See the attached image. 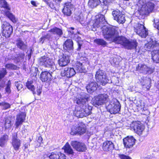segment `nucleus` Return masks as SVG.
Wrapping results in <instances>:
<instances>
[{"mask_svg":"<svg viewBox=\"0 0 159 159\" xmlns=\"http://www.w3.org/2000/svg\"><path fill=\"white\" fill-rule=\"evenodd\" d=\"M102 32L104 38L108 41L118 44L122 36H119L118 31L113 27L103 26Z\"/></svg>","mask_w":159,"mask_h":159,"instance_id":"nucleus-1","label":"nucleus"},{"mask_svg":"<svg viewBox=\"0 0 159 159\" xmlns=\"http://www.w3.org/2000/svg\"><path fill=\"white\" fill-rule=\"evenodd\" d=\"M88 100H74V102H76L80 107L79 110H75L74 112V115L78 117L82 118L87 116L91 113V111L88 108L86 107Z\"/></svg>","mask_w":159,"mask_h":159,"instance_id":"nucleus-2","label":"nucleus"},{"mask_svg":"<svg viewBox=\"0 0 159 159\" xmlns=\"http://www.w3.org/2000/svg\"><path fill=\"white\" fill-rule=\"evenodd\" d=\"M118 44H121L125 48L128 49H135L136 53L137 52V53L139 54L141 53L140 52L139 49L138 50L136 48L138 43L136 40H129L125 37L122 36Z\"/></svg>","mask_w":159,"mask_h":159,"instance_id":"nucleus-3","label":"nucleus"},{"mask_svg":"<svg viewBox=\"0 0 159 159\" xmlns=\"http://www.w3.org/2000/svg\"><path fill=\"white\" fill-rule=\"evenodd\" d=\"M107 108L111 114L119 113L121 108V106L118 100H111L106 103Z\"/></svg>","mask_w":159,"mask_h":159,"instance_id":"nucleus-4","label":"nucleus"},{"mask_svg":"<svg viewBox=\"0 0 159 159\" xmlns=\"http://www.w3.org/2000/svg\"><path fill=\"white\" fill-rule=\"evenodd\" d=\"M95 76L97 82L102 85H105L109 82L108 77L103 70L98 69L96 72Z\"/></svg>","mask_w":159,"mask_h":159,"instance_id":"nucleus-5","label":"nucleus"},{"mask_svg":"<svg viewBox=\"0 0 159 159\" xmlns=\"http://www.w3.org/2000/svg\"><path fill=\"white\" fill-rule=\"evenodd\" d=\"M39 62L40 65L50 68L52 71H54L56 69V66L53 60L48 57L45 56L42 57L39 59Z\"/></svg>","mask_w":159,"mask_h":159,"instance_id":"nucleus-6","label":"nucleus"},{"mask_svg":"<svg viewBox=\"0 0 159 159\" xmlns=\"http://www.w3.org/2000/svg\"><path fill=\"white\" fill-rule=\"evenodd\" d=\"M88 59L86 57H82L77 61L74 65V66L77 71L80 72H85L86 70L84 65L88 63Z\"/></svg>","mask_w":159,"mask_h":159,"instance_id":"nucleus-7","label":"nucleus"},{"mask_svg":"<svg viewBox=\"0 0 159 159\" xmlns=\"http://www.w3.org/2000/svg\"><path fill=\"white\" fill-rule=\"evenodd\" d=\"M42 159H66L65 155L60 152H46L43 155Z\"/></svg>","mask_w":159,"mask_h":159,"instance_id":"nucleus-8","label":"nucleus"},{"mask_svg":"<svg viewBox=\"0 0 159 159\" xmlns=\"http://www.w3.org/2000/svg\"><path fill=\"white\" fill-rule=\"evenodd\" d=\"M106 22L104 16L102 15H100L96 17V19L94 21H92V22L91 21L90 22L89 27L90 26L92 28L101 27Z\"/></svg>","mask_w":159,"mask_h":159,"instance_id":"nucleus-9","label":"nucleus"},{"mask_svg":"<svg viewBox=\"0 0 159 159\" xmlns=\"http://www.w3.org/2000/svg\"><path fill=\"white\" fill-rule=\"evenodd\" d=\"M2 35L6 38L10 37L13 32L12 26L7 22L4 21L2 25Z\"/></svg>","mask_w":159,"mask_h":159,"instance_id":"nucleus-10","label":"nucleus"},{"mask_svg":"<svg viewBox=\"0 0 159 159\" xmlns=\"http://www.w3.org/2000/svg\"><path fill=\"white\" fill-rule=\"evenodd\" d=\"M86 131L85 125L82 123H79L77 126H73L72 128L70 134L72 135L77 134L81 135L84 134Z\"/></svg>","mask_w":159,"mask_h":159,"instance_id":"nucleus-11","label":"nucleus"},{"mask_svg":"<svg viewBox=\"0 0 159 159\" xmlns=\"http://www.w3.org/2000/svg\"><path fill=\"white\" fill-rule=\"evenodd\" d=\"M134 28L137 34L142 38H145L148 35V31L143 25L138 24L134 26Z\"/></svg>","mask_w":159,"mask_h":159,"instance_id":"nucleus-12","label":"nucleus"},{"mask_svg":"<svg viewBox=\"0 0 159 159\" xmlns=\"http://www.w3.org/2000/svg\"><path fill=\"white\" fill-rule=\"evenodd\" d=\"M144 48L146 50H152L151 54L152 56V52L157 50H159V44L155 40L151 39L146 44Z\"/></svg>","mask_w":159,"mask_h":159,"instance_id":"nucleus-13","label":"nucleus"},{"mask_svg":"<svg viewBox=\"0 0 159 159\" xmlns=\"http://www.w3.org/2000/svg\"><path fill=\"white\" fill-rule=\"evenodd\" d=\"M130 127L139 135L142 134L144 129V126L139 122L133 121L130 124Z\"/></svg>","mask_w":159,"mask_h":159,"instance_id":"nucleus-14","label":"nucleus"},{"mask_svg":"<svg viewBox=\"0 0 159 159\" xmlns=\"http://www.w3.org/2000/svg\"><path fill=\"white\" fill-rule=\"evenodd\" d=\"M137 70L144 74H151L154 71V69L148 67L146 65L139 64L136 67Z\"/></svg>","mask_w":159,"mask_h":159,"instance_id":"nucleus-15","label":"nucleus"},{"mask_svg":"<svg viewBox=\"0 0 159 159\" xmlns=\"http://www.w3.org/2000/svg\"><path fill=\"white\" fill-rule=\"evenodd\" d=\"M70 144L74 149L79 152H84L87 149L86 145L84 143L76 141H71Z\"/></svg>","mask_w":159,"mask_h":159,"instance_id":"nucleus-16","label":"nucleus"},{"mask_svg":"<svg viewBox=\"0 0 159 159\" xmlns=\"http://www.w3.org/2000/svg\"><path fill=\"white\" fill-rule=\"evenodd\" d=\"M73 8L74 6L71 2H66L64 4L62 12L65 15L70 16L72 13V12Z\"/></svg>","mask_w":159,"mask_h":159,"instance_id":"nucleus-17","label":"nucleus"},{"mask_svg":"<svg viewBox=\"0 0 159 159\" xmlns=\"http://www.w3.org/2000/svg\"><path fill=\"white\" fill-rule=\"evenodd\" d=\"M12 144L14 149L17 151L20 146V140L17 138V133H14L12 135Z\"/></svg>","mask_w":159,"mask_h":159,"instance_id":"nucleus-18","label":"nucleus"},{"mask_svg":"<svg viewBox=\"0 0 159 159\" xmlns=\"http://www.w3.org/2000/svg\"><path fill=\"white\" fill-rule=\"evenodd\" d=\"M26 114L25 112H21L16 115L15 125L16 128L22 124L25 119Z\"/></svg>","mask_w":159,"mask_h":159,"instance_id":"nucleus-19","label":"nucleus"},{"mask_svg":"<svg viewBox=\"0 0 159 159\" xmlns=\"http://www.w3.org/2000/svg\"><path fill=\"white\" fill-rule=\"evenodd\" d=\"M70 61V56L66 54H63L58 60V63L61 66H65L69 63Z\"/></svg>","mask_w":159,"mask_h":159,"instance_id":"nucleus-20","label":"nucleus"},{"mask_svg":"<svg viewBox=\"0 0 159 159\" xmlns=\"http://www.w3.org/2000/svg\"><path fill=\"white\" fill-rule=\"evenodd\" d=\"M75 74V71L73 68L66 67L61 70V75L62 76H66L70 78L74 75Z\"/></svg>","mask_w":159,"mask_h":159,"instance_id":"nucleus-21","label":"nucleus"},{"mask_svg":"<svg viewBox=\"0 0 159 159\" xmlns=\"http://www.w3.org/2000/svg\"><path fill=\"white\" fill-rule=\"evenodd\" d=\"M63 48L65 52H71L73 51V42L71 39L66 40L63 45Z\"/></svg>","mask_w":159,"mask_h":159,"instance_id":"nucleus-22","label":"nucleus"},{"mask_svg":"<svg viewBox=\"0 0 159 159\" xmlns=\"http://www.w3.org/2000/svg\"><path fill=\"white\" fill-rule=\"evenodd\" d=\"M135 139L133 136H128L123 139L124 146L126 148L132 147L135 144Z\"/></svg>","mask_w":159,"mask_h":159,"instance_id":"nucleus-23","label":"nucleus"},{"mask_svg":"<svg viewBox=\"0 0 159 159\" xmlns=\"http://www.w3.org/2000/svg\"><path fill=\"white\" fill-rule=\"evenodd\" d=\"M98 87L97 83L93 80H91L86 86V89L88 93H91L94 92Z\"/></svg>","mask_w":159,"mask_h":159,"instance_id":"nucleus-24","label":"nucleus"},{"mask_svg":"<svg viewBox=\"0 0 159 159\" xmlns=\"http://www.w3.org/2000/svg\"><path fill=\"white\" fill-rule=\"evenodd\" d=\"M157 2L153 0H149L147 2L145 6L150 13L155 12L156 9H155V6Z\"/></svg>","mask_w":159,"mask_h":159,"instance_id":"nucleus-25","label":"nucleus"},{"mask_svg":"<svg viewBox=\"0 0 159 159\" xmlns=\"http://www.w3.org/2000/svg\"><path fill=\"white\" fill-rule=\"evenodd\" d=\"M102 148L104 151H111L114 148V145L112 142L107 140L103 143Z\"/></svg>","mask_w":159,"mask_h":159,"instance_id":"nucleus-26","label":"nucleus"},{"mask_svg":"<svg viewBox=\"0 0 159 159\" xmlns=\"http://www.w3.org/2000/svg\"><path fill=\"white\" fill-rule=\"evenodd\" d=\"M52 75L47 71H43L40 74V79L43 82H48L51 80Z\"/></svg>","mask_w":159,"mask_h":159,"instance_id":"nucleus-27","label":"nucleus"},{"mask_svg":"<svg viewBox=\"0 0 159 159\" xmlns=\"http://www.w3.org/2000/svg\"><path fill=\"white\" fill-rule=\"evenodd\" d=\"M16 45L18 48L23 51H25L27 49L26 44L20 39L16 41Z\"/></svg>","mask_w":159,"mask_h":159,"instance_id":"nucleus-28","label":"nucleus"},{"mask_svg":"<svg viewBox=\"0 0 159 159\" xmlns=\"http://www.w3.org/2000/svg\"><path fill=\"white\" fill-rule=\"evenodd\" d=\"M138 13L141 16H147L150 13L144 5L139 9Z\"/></svg>","mask_w":159,"mask_h":159,"instance_id":"nucleus-29","label":"nucleus"},{"mask_svg":"<svg viewBox=\"0 0 159 159\" xmlns=\"http://www.w3.org/2000/svg\"><path fill=\"white\" fill-rule=\"evenodd\" d=\"M63 149L65 153L69 155H73L74 154V152L73 150L68 143H67L64 146Z\"/></svg>","mask_w":159,"mask_h":159,"instance_id":"nucleus-30","label":"nucleus"},{"mask_svg":"<svg viewBox=\"0 0 159 159\" xmlns=\"http://www.w3.org/2000/svg\"><path fill=\"white\" fill-rule=\"evenodd\" d=\"M33 83V81L32 80H28L26 83V86L34 94H36V93L34 91L35 87Z\"/></svg>","mask_w":159,"mask_h":159,"instance_id":"nucleus-31","label":"nucleus"},{"mask_svg":"<svg viewBox=\"0 0 159 159\" xmlns=\"http://www.w3.org/2000/svg\"><path fill=\"white\" fill-rule=\"evenodd\" d=\"M101 4V1L100 0H89L88 3L89 7L93 8Z\"/></svg>","mask_w":159,"mask_h":159,"instance_id":"nucleus-32","label":"nucleus"},{"mask_svg":"<svg viewBox=\"0 0 159 159\" xmlns=\"http://www.w3.org/2000/svg\"><path fill=\"white\" fill-rule=\"evenodd\" d=\"M152 59L153 62L159 63V50L154 51L152 52Z\"/></svg>","mask_w":159,"mask_h":159,"instance_id":"nucleus-33","label":"nucleus"},{"mask_svg":"<svg viewBox=\"0 0 159 159\" xmlns=\"http://www.w3.org/2000/svg\"><path fill=\"white\" fill-rule=\"evenodd\" d=\"M94 42L98 45H101L103 47L106 46L107 43L104 39H96L94 40Z\"/></svg>","mask_w":159,"mask_h":159,"instance_id":"nucleus-34","label":"nucleus"},{"mask_svg":"<svg viewBox=\"0 0 159 159\" xmlns=\"http://www.w3.org/2000/svg\"><path fill=\"white\" fill-rule=\"evenodd\" d=\"M49 31L52 33L53 34H56L59 36H61L62 34L61 30L56 27L51 29Z\"/></svg>","mask_w":159,"mask_h":159,"instance_id":"nucleus-35","label":"nucleus"},{"mask_svg":"<svg viewBox=\"0 0 159 159\" xmlns=\"http://www.w3.org/2000/svg\"><path fill=\"white\" fill-rule=\"evenodd\" d=\"M107 100H92V103L95 107H98L99 106L104 104L106 103L105 101Z\"/></svg>","mask_w":159,"mask_h":159,"instance_id":"nucleus-36","label":"nucleus"},{"mask_svg":"<svg viewBox=\"0 0 159 159\" xmlns=\"http://www.w3.org/2000/svg\"><path fill=\"white\" fill-rule=\"evenodd\" d=\"M151 81V79L147 78L144 80V82H143L142 84L144 86V87H145L147 90H148L151 86L150 84Z\"/></svg>","mask_w":159,"mask_h":159,"instance_id":"nucleus-37","label":"nucleus"},{"mask_svg":"<svg viewBox=\"0 0 159 159\" xmlns=\"http://www.w3.org/2000/svg\"><path fill=\"white\" fill-rule=\"evenodd\" d=\"M5 14L13 22L15 23L17 22V20L14 16L9 11H6L5 12Z\"/></svg>","mask_w":159,"mask_h":159,"instance_id":"nucleus-38","label":"nucleus"},{"mask_svg":"<svg viewBox=\"0 0 159 159\" xmlns=\"http://www.w3.org/2000/svg\"><path fill=\"white\" fill-rule=\"evenodd\" d=\"M8 137L7 135H4L0 138V146L3 147L7 142Z\"/></svg>","mask_w":159,"mask_h":159,"instance_id":"nucleus-39","label":"nucleus"},{"mask_svg":"<svg viewBox=\"0 0 159 159\" xmlns=\"http://www.w3.org/2000/svg\"><path fill=\"white\" fill-rule=\"evenodd\" d=\"M75 28L73 27H70L68 30L69 36L70 38H73L74 36L76 34V31H75ZM76 31V30H75Z\"/></svg>","mask_w":159,"mask_h":159,"instance_id":"nucleus-40","label":"nucleus"},{"mask_svg":"<svg viewBox=\"0 0 159 159\" xmlns=\"http://www.w3.org/2000/svg\"><path fill=\"white\" fill-rule=\"evenodd\" d=\"M0 6L7 10H10L8 4L5 0H0Z\"/></svg>","mask_w":159,"mask_h":159,"instance_id":"nucleus-41","label":"nucleus"},{"mask_svg":"<svg viewBox=\"0 0 159 159\" xmlns=\"http://www.w3.org/2000/svg\"><path fill=\"white\" fill-rule=\"evenodd\" d=\"M5 66L6 68L9 70H16L18 69L17 66L12 63L7 64L5 65Z\"/></svg>","mask_w":159,"mask_h":159,"instance_id":"nucleus-42","label":"nucleus"},{"mask_svg":"<svg viewBox=\"0 0 159 159\" xmlns=\"http://www.w3.org/2000/svg\"><path fill=\"white\" fill-rule=\"evenodd\" d=\"M121 14H122V12L118 10L114 11L112 12V15L114 18V19L115 20L119 18L118 17L120 16Z\"/></svg>","mask_w":159,"mask_h":159,"instance_id":"nucleus-43","label":"nucleus"},{"mask_svg":"<svg viewBox=\"0 0 159 159\" xmlns=\"http://www.w3.org/2000/svg\"><path fill=\"white\" fill-rule=\"evenodd\" d=\"M108 96L107 93L100 94L95 96V99H107Z\"/></svg>","mask_w":159,"mask_h":159,"instance_id":"nucleus-44","label":"nucleus"},{"mask_svg":"<svg viewBox=\"0 0 159 159\" xmlns=\"http://www.w3.org/2000/svg\"><path fill=\"white\" fill-rule=\"evenodd\" d=\"M25 55L24 53H19L15 56L16 60L18 62H20L21 60L24 59Z\"/></svg>","mask_w":159,"mask_h":159,"instance_id":"nucleus-45","label":"nucleus"},{"mask_svg":"<svg viewBox=\"0 0 159 159\" xmlns=\"http://www.w3.org/2000/svg\"><path fill=\"white\" fill-rule=\"evenodd\" d=\"M7 72L6 68H2L0 70V81L7 74Z\"/></svg>","mask_w":159,"mask_h":159,"instance_id":"nucleus-46","label":"nucleus"},{"mask_svg":"<svg viewBox=\"0 0 159 159\" xmlns=\"http://www.w3.org/2000/svg\"><path fill=\"white\" fill-rule=\"evenodd\" d=\"M116 20L119 23H123L125 21V15L123 14H121V15Z\"/></svg>","mask_w":159,"mask_h":159,"instance_id":"nucleus-47","label":"nucleus"},{"mask_svg":"<svg viewBox=\"0 0 159 159\" xmlns=\"http://www.w3.org/2000/svg\"><path fill=\"white\" fill-rule=\"evenodd\" d=\"M11 81L9 80L8 81L7 83V86L5 88V91L6 93L7 94H9L11 92Z\"/></svg>","mask_w":159,"mask_h":159,"instance_id":"nucleus-48","label":"nucleus"},{"mask_svg":"<svg viewBox=\"0 0 159 159\" xmlns=\"http://www.w3.org/2000/svg\"><path fill=\"white\" fill-rule=\"evenodd\" d=\"M81 94V95H82V97L80 98H76V99H88L90 98L89 94L83 93H82Z\"/></svg>","mask_w":159,"mask_h":159,"instance_id":"nucleus-49","label":"nucleus"},{"mask_svg":"<svg viewBox=\"0 0 159 159\" xmlns=\"http://www.w3.org/2000/svg\"><path fill=\"white\" fill-rule=\"evenodd\" d=\"M0 106H2V108L4 109H7L10 107V105L9 103L5 102L0 103Z\"/></svg>","mask_w":159,"mask_h":159,"instance_id":"nucleus-50","label":"nucleus"},{"mask_svg":"<svg viewBox=\"0 0 159 159\" xmlns=\"http://www.w3.org/2000/svg\"><path fill=\"white\" fill-rule=\"evenodd\" d=\"M15 84L18 91L20 90L23 88V85L21 82L20 81L15 82Z\"/></svg>","mask_w":159,"mask_h":159,"instance_id":"nucleus-51","label":"nucleus"},{"mask_svg":"<svg viewBox=\"0 0 159 159\" xmlns=\"http://www.w3.org/2000/svg\"><path fill=\"white\" fill-rule=\"evenodd\" d=\"M38 72L39 73L38 69H35V71L34 74L33 75L31 74V76L32 77V79L33 80H36L38 74H39V73H38Z\"/></svg>","mask_w":159,"mask_h":159,"instance_id":"nucleus-52","label":"nucleus"},{"mask_svg":"<svg viewBox=\"0 0 159 159\" xmlns=\"http://www.w3.org/2000/svg\"><path fill=\"white\" fill-rule=\"evenodd\" d=\"M138 102H136L138 103V106L141 107L142 108L145 105V103L142 102V100H138Z\"/></svg>","mask_w":159,"mask_h":159,"instance_id":"nucleus-53","label":"nucleus"},{"mask_svg":"<svg viewBox=\"0 0 159 159\" xmlns=\"http://www.w3.org/2000/svg\"><path fill=\"white\" fill-rule=\"evenodd\" d=\"M119 157L121 159H132L130 157L124 154H120Z\"/></svg>","mask_w":159,"mask_h":159,"instance_id":"nucleus-54","label":"nucleus"},{"mask_svg":"<svg viewBox=\"0 0 159 159\" xmlns=\"http://www.w3.org/2000/svg\"><path fill=\"white\" fill-rule=\"evenodd\" d=\"M77 44L78 47L77 50V51H80L81 48L83 46V41H80L79 42L77 43Z\"/></svg>","mask_w":159,"mask_h":159,"instance_id":"nucleus-55","label":"nucleus"},{"mask_svg":"<svg viewBox=\"0 0 159 159\" xmlns=\"http://www.w3.org/2000/svg\"><path fill=\"white\" fill-rule=\"evenodd\" d=\"M72 38L74 39L76 41L77 43L80 41H83L81 40V38L79 37L77 34L75 35L74 37Z\"/></svg>","mask_w":159,"mask_h":159,"instance_id":"nucleus-56","label":"nucleus"},{"mask_svg":"<svg viewBox=\"0 0 159 159\" xmlns=\"http://www.w3.org/2000/svg\"><path fill=\"white\" fill-rule=\"evenodd\" d=\"M147 2L146 0H139L138 3L141 7H142L143 5H146Z\"/></svg>","mask_w":159,"mask_h":159,"instance_id":"nucleus-57","label":"nucleus"},{"mask_svg":"<svg viewBox=\"0 0 159 159\" xmlns=\"http://www.w3.org/2000/svg\"><path fill=\"white\" fill-rule=\"evenodd\" d=\"M42 91V89L41 87L39 86V87H37V89L36 90V92L37 94L38 95H40V94L41 93Z\"/></svg>","mask_w":159,"mask_h":159,"instance_id":"nucleus-58","label":"nucleus"},{"mask_svg":"<svg viewBox=\"0 0 159 159\" xmlns=\"http://www.w3.org/2000/svg\"><path fill=\"white\" fill-rule=\"evenodd\" d=\"M11 117L9 116L7 117L6 118L5 123L11 124Z\"/></svg>","mask_w":159,"mask_h":159,"instance_id":"nucleus-59","label":"nucleus"},{"mask_svg":"<svg viewBox=\"0 0 159 159\" xmlns=\"http://www.w3.org/2000/svg\"><path fill=\"white\" fill-rule=\"evenodd\" d=\"M4 124L6 129H7L11 128V124H7L5 123Z\"/></svg>","mask_w":159,"mask_h":159,"instance_id":"nucleus-60","label":"nucleus"},{"mask_svg":"<svg viewBox=\"0 0 159 159\" xmlns=\"http://www.w3.org/2000/svg\"><path fill=\"white\" fill-rule=\"evenodd\" d=\"M31 3L33 5L34 7H36L37 6L38 3L35 1H31Z\"/></svg>","mask_w":159,"mask_h":159,"instance_id":"nucleus-61","label":"nucleus"},{"mask_svg":"<svg viewBox=\"0 0 159 159\" xmlns=\"http://www.w3.org/2000/svg\"><path fill=\"white\" fill-rule=\"evenodd\" d=\"M82 16V15H80V18L79 20H80V21L81 23H83V21H84L85 20V18H82L81 17V16Z\"/></svg>","mask_w":159,"mask_h":159,"instance_id":"nucleus-62","label":"nucleus"},{"mask_svg":"<svg viewBox=\"0 0 159 159\" xmlns=\"http://www.w3.org/2000/svg\"><path fill=\"white\" fill-rule=\"evenodd\" d=\"M50 37L51 35L49 34H48L46 35H45L44 36H43V37L45 39H50Z\"/></svg>","mask_w":159,"mask_h":159,"instance_id":"nucleus-63","label":"nucleus"},{"mask_svg":"<svg viewBox=\"0 0 159 159\" xmlns=\"http://www.w3.org/2000/svg\"><path fill=\"white\" fill-rule=\"evenodd\" d=\"M42 141H43V139H42V137L41 136H39L38 137V139L37 140L38 142L39 143H40L42 142Z\"/></svg>","mask_w":159,"mask_h":159,"instance_id":"nucleus-64","label":"nucleus"}]
</instances>
